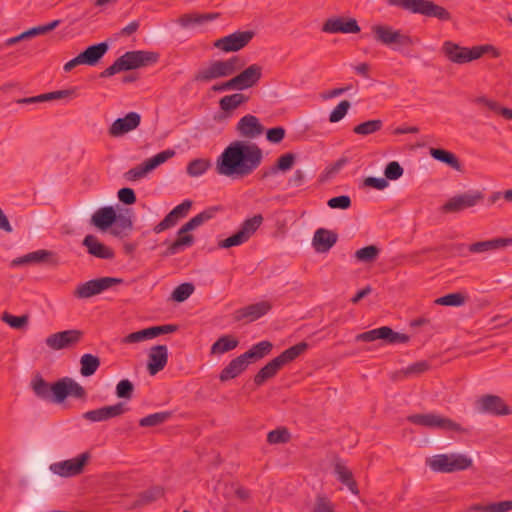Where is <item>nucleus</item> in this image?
<instances>
[{
	"mask_svg": "<svg viewBox=\"0 0 512 512\" xmlns=\"http://www.w3.org/2000/svg\"><path fill=\"white\" fill-rule=\"evenodd\" d=\"M263 159L262 149L255 143L245 140L231 142L216 161L219 175L242 178L253 173Z\"/></svg>",
	"mask_w": 512,
	"mask_h": 512,
	"instance_id": "nucleus-1",
	"label": "nucleus"
},
{
	"mask_svg": "<svg viewBox=\"0 0 512 512\" xmlns=\"http://www.w3.org/2000/svg\"><path fill=\"white\" fill-rule=\"evenodd\" d=\"M30 387L38 398L55 403H62L68 396L85 399L87 395L85 389L70 377L61 378L50 385L37 373L32 378Z\"/></svg>",
	"mask_w": 512,
	"mask_h": 512,
	"instance_id": "nucleus-2",
	"label": "nucleus"
},
{
	"mask_svg": "<svg viewBox=\"0 0 512 512\" xmlns=\"http://www.w3.org/2000/svg\"><path fill=\"white\" fill-rule=\"evenodd\" d=\"M158 54L151 51H129L116 59V61L106 68L101 77H110L116 73L128 70H134L156 63Z\"/></svg>",
	"mask_w": 512,
	"mask_h": 512,
	"instance_id": "nucleus-3",
	"label": "nucleus"
},
{
	"mask_svg": "<svg viewBox=\"0 0 512 512\" xmlns=\"http://www.w3.org/2000/svg\"><path fill=\"white\" fill-rule=\"evenodd\" d=\"M442 51L449 61L458 65L477 60L485 53H491L493 57H498L500 55V52L492 45L487 44L467 48L451 41L444 42Z\"/></svg>",
	"mask_w": 512,
	"mask_h": 512,
	"instance_id": "nucleus-4",
	"label": "nucleus"
},
{
	"mask_svg": "<svg viewBox=\"0 0 512 512\" xmlns=\"http://www.w3.org/2000/svg\"><path fill=\"white\" fill-rule=\"evenodd\" d=\"M244 66L238 56L224 60H213L195 74V81L208 83L236 74Z\"/></svg>",
	"mask_w": 512,
	"mask_h": 512,
	"instance_id": "nucleus-5",
	"label": "nucleus"
},
{
	"mask_svg": "<svg viewBox=\"0 0 512 512\" xmlns=\"http://www.w3.org/2000/svg\"><path fill=\"white\" fill-rule=\"evenodd\" d=\"M371 32L376 42L392 49L412 46L418 43V39L411 37L400 29L385 23H376L371 26Z\"/></svg>",
	"mask_w": 512,
	"mask_h": 512,
	"instance_id": "nucleus-6",
	"label": "nucleus"
},
{
	"mask_svg": "<svg viewBox=\"0 0 512 512\" xmlns=\"http://www.w3.org/2000/svg\"><path fill=\"white\" fill-rule=\"evenodd\" d=\"M485 199V189L472 188L450 197L442 206L445 213H461L480 206Z\"/></svg>",
	"mask_w": 512,
	"mask_h": 512,
	"instance_id": "nucleus-7",
	"label": "nucleus"
},
{
	"mask_svg": "<svg viewBox=\"0 0 512 512\" xmlns=\"http://www.w3.org/2000/svg\"><path fill=\"white\" fill-rule=\"evenodd\" d=\"M427 465L440 473H454L464 471L472 467L473 461L464 454H438L427 460Z\"/></svg>",
	"mask_w": 512,
	"mask_h": 512,
	"instance_id": "nucleus-8",
	"label": "nucleus"
},
{
	"mask_svg": "<svg viewBox=\"0 0 512 512\" xmlns=\"http://www.w3.org/2000/svg\"><path fill=\"white\" fill-rule=\"evenodd\" d=\"M407 420L415 425L438 428L445 431H454L460 434H469L470 429L463 427L454 420L435 413L414 414L408 416Z\"/></svg>",
	"mask_w": 512,
	"mask_h": 512,
	"instance_id": "nucleus-9",
	"label": "nucleus"
},
{
	"mask_svg": "<svg viewBox=\"0 0 512 512\" xmlns=\"http://www.w3.org/2000/svg\"><path fill=\"white\" fill-rule=\"evenodd\" d=\"M175 152L173 150L162 151L155 156L147 159L140 165H137L124 173V178L129 182H135L145 178L149 173L155 170L158 166L165 163L168 159L173 157Z\"/></svg>",
	"mask_w": 512,
	"mask_h": 512,
	"instance_id": "nucleus-10",
	"label": "nucleus"
},
{
	"mask_svg": "<svg viewBox=\"0 0 512 512\" xmlns=\"http://www.w3.org/2000/svg\"><path fill=\"white\" fill-rule=\"evenodd\" d=\"M121 283H123V279L115 277L92 279L78 285L73 295L78 299H87Z\"/></svg>",
	"mask_w": 512,
	"mask_h": 512,
	"instance_id": "nucleus-11",
	"label": "nucleus"
},
{
	"mask_svg": "<svg viewBox=\"0 0 512 512\" xmlns=\"http://www.w3.org/2000/svg\"><path fill=\"white\" fill-rule=\"evenodd\" d=\"M91 455L84 452L75 458L56 462L50 465L49 469L52 473L61 477H73L80 475L84 471L85 465L88 463Z\"/></svg>",
	"mask_w": 512,
	"mask_h": 512,
	"instance_id": "nucleus-12",
	"label": "nucleus"
},
{
	"mask_svg": "<svg viewBox=\"0 0 512 512\" xmlns=\"http://www.w3.org/2000/svg\"><path fill=\"white\" fill-rule=\"evenodd\" d=\"M253 37V31H236L215 40L213 46L224 53L237 52L248 45Z\"/></svg>",
	"mask_w": 512,
	"mask_h": 512,
	"instance_id": "nucleus-13",
	"label": "nucleus"
},
{
	"mask_svg": "<svg viewBox=\"0 0 512 512\" xmlns=\"http://www.w3.org/2000/svg\"><path fill=\"white\" fill-rule=\"evenodd\" d=\"M83 331L78 329L64 330L50 334L45 339V344L51 350H62L75 347L83 338Z\"/></svg>",
	"mask_w": 512,
	"mask_h": 512,
	"instance_id": "nucleus-14",
	"label": "nucleus"
},
{
	"mask_svg": "<svg viewBox=\"0 0 512 512\" xmlns=\"http://www.w3.org/2000/svg\"><path fill=\"white\" fill-rule=\"evenodd\" d=\"M375 340H384L389 344L407 343L409 341V336L395 332L388 326L372 329L356 336V341L373 342Z\"/></svg>",
	"mask_w": 512,
	"mask_h": 512,
	"instance_id": "nucleus-15",
	"label": "nucleus"
},
{
	"mask_svg": "<svg viewBox=\"0 0 512 512\" xmlns=\"http://www.w3.org/2000/svg\"><path fill=\"white\" fill-rule=\"evenodd\" d=\"M262 77V67L252 64L231 78L234 90L242 91L255 86Z\"/></svg>",
	"mask_w": 512,
	"mask_h": 512,
	"instance_id": "nucleus-16",
	"label": "nucleus"
},
{
	"mask_svg": "<svg viewBox=\"0 0 512 512\" xmlns=\"http://www.w3.org/2000/svg\"><path fill=\"white\" fill-rule=\"evenodd\" d=\"M322 31L328 34H355L360 32V26L354 18L330 17L324 22Z\"/></svg>",
	"mask_w": 512,
	"mask_h": 512,
	"instance_id": "nucleus-17",
	"label": "nucleus"
},
{
	"mask_svg": "<svg viewBox=\"0 0 512 512\" xmlns=\"http://www.w3.org/2000/svg\"><path fill=\"white\" fill-rule=\"evenodd\" d=\"M271 308L272 306L268 301H261L235 310L232 317L235 322H253L267 314Z\"/></svg>",
	"mask_w": 512,
	"mask_h": 512,
	"instance_id": "nucleus-18",
	"label": "nucleus"
},
{
	"mask_svg": "<svg viewBox=\"0 0 512 512\" xmlns=\"http://www.w3.org/2000/svg\"><path fill=\"white\" fill-rule=\"evenodd\" d=\"M141 122V116L137 112H130L122 118H117L108 128L111 137L118 138L135 130Z\"/></svg>",
	"mask_w": 512,
	"mask_h": 512,
	"instance_id": "nucleus-19",
	"label": "nucleus"
},
{
	"mask_svg": "<svg viewBox=\"0 0 512 512\" xmlns=\"http://www.w3.org/2000/svg\"><path fill=\"white\" fill-rule=\"evenodd\" d=\"M236 131L244 138L255 139L263 134L264 127L256 116L247 114L237 123Z\"/></svg>",
	"mask_w": 512,
	"mask_h": 512,
	"instance_id": "nucleus-20",
	"label": "nucleus"
},
{
	"mask_svg": "<svg viewBox=\"0 0 512 512\" xmlns=\"http://www.w3.org/2000/svg\"><path fill=\"white\" fill-rule=\"evenodd\" d=\"M168 362V348L166 345H157L150 349L147 369L150 375H156L164 369Z\"/></svg>",
	"mask_w": 512,
	"mask_h": 512,
	"instance_id": "nucleus-21",
	"label": "nucleus"
},
{
	"mask_svg": "<svg viewBox=\"0 0 512 512\" xmlns=\"http://www.w3.org/2000/svg\"><path fill=\"white\" fill-rule=\"evenodd\" d=\"M480 408L483 412H487L493 415H509L511 410L508 405L496 395H485L479 400Z\"/></svg>",
	"mask_w": 512,
	"mask_h": 512,
	"instance_id": "nucleus-22",
	"label": "nucleus"
},
{
	"mask_svg": "<svg viewBox=\"0 0 512 512\" xmlns=\"http://www.w3.org/2000/svg\"><path fill=\"white\" fill-rule=\"evenodd\" d=\"M48 263L49 265L56 267L59 265V259L57 255L49 250L40 249L37 251L30 252L17 260L14 261L16 264H28V263Z\"/></svg>",
	"mask_w": 512,
	"mask_h": 512,
	"instance_id": "nucleus-23",
	"label": "nucleus"
},
{
	"mask_svg": "<svg viewBox=\"0 0 512 512\" xmlns=\"http://www.w3.org/2000/svg\"><path fill=\"white\" fill-rule=\"evenodd\" d=\"M512 245V236L497 237L490 240L479 241L469 245V251L472 253H484L504 249Z\"/></svg>",
	"mask_w": 512,
	"mask_h": 512,
	"instance_id": "nucleus-24",
	"label": "nucleus"
},
{
	"mask_svg": "<svg viewBox=\"0 0 512 512\" xmlns=\"http://www.w3.org/2000/svg\"><path fill=\"white\" fill-rule=\"evenodd\" d=\"M117 219L122 221V224H131L133 219L117 215L116 210L112 206H105L99 208L91 218V224H113Z\"/></svg>",
	"mask_w": 512,
	"mask_h": 512,
	"instance_id": "nucleus-25",
	"label": "nucleus"
},
{
	"mask_svg": "<svg viewBox=\"0 0 512 512\" xmlns=\"http://www.w3.org/2000/svg\"><path fill=\"white\" fill-rule=\"evenodd\" d=\"M219 17V13H186L176 19V23L184 29L204 25Z\"/></svg>",
	"mask_w": 512,
	"mask_h": 512,
	"instance_id": "nucleus-26",
	"label": "nucleus"
},
{
	"mask_svg": "<svg viewBox=\"0 0 512 512\" xmlns=\"http://www.w3.org/2000/svg\"><path fill=\"white\" fill-rule=\"evenodd\" d=\"M337 239L338 235L335 232L320 228L315 232L312 244L317 252L325 253L335 245Z\"/></svg>",
	"mask_w": 512,
	"mask_h": 512,
	"instance_id": "nucleus-27",
	"label": "nucleus"
},
{
	"mask_svg": "<svg viewBox=\"0 0 512 512\" xmlns=\"http://www.w3.org/2000/svg\"><path fill=\"white\" fill-rule=\"evenodd\" d=\"M259 226H242V228L230 237L218 242L219 248H231L247 242L256 232Z\"/></svg>",
	"mask_w": 512,
	"mask_h": 512,
	"instance_id": "nucleus-28",
	"label": "nucleus"
},
{
	"mask_svg": "<svg viewBox=\"0 0 512 512\" xmlns=\"http://www.w3.org/2000/svg\"><path fill=\"white\" fill-rule=\"evenodd\" d=\"M196 227L197 226H182L178 232L176 240L169 245L167 254L174 255L185 248L192 246L194 243V237L193 235L188 234V232Z\"/></svg>",
	"mask_w": 512,
	"mask_h": 512,
	"instance_id": "nucleus-29",
	"label": "nucleus"
},
{
	"mask_svg": "<svg viewBox=\"0 0 512 512\" xmlns=\"http://www.w3.org/2000/svg\"><path fill=\"white\" fill-rule=\"evenodd\" d=\"M165 494L164 488L161 486H152L145 491L140 492L135 501L131 504V508H140L152 504Z\"/></svg>",
	"mask_w": 512,
	"mask_h": 512,
	"instance_id": "nucleus-30",
	"label": "nucleus"
},
{
	"mask_svg": "<svg viewBox=\"0 0 512 512\" xmlns=\"http://www.w3.org/2000/svg\"><path fill=\"white\" fill-rule=\"evenodd\" d=\"M282 364L275 357L262 367L254 376V383L256 386H262L267 380L272 379L282 369Z\"/></svg>",
	"mask_w": 512,
	"mask_h": 512,
	"instance_id": "nucleus-31",
	"label": "nucleus"
},
{
	"mask_svg": "<svg viewBox=\"0 0 512 512\" xmlns=\"http://www.w3.org/2000/svg\"><path fill=\"white\" fill-rule=\"evenodd\" d=\"M108 48H109L108 44L105 42H102V43H98V44L89 46L87 49H85L80 54L83 58L85 65L94 66L106 54V52L108 51Z\"/></svg>",
	"mask_w": 512,
	"mask_h": 512,
	"instance_id": "nucleus-32",
	"label": "nucleus"
},
{
	"mask_svg": "<svg viewBox=\"0 0 512 512\" xmlns=\"http://www.w3.org/2000/svg\"><path fill=\"white\" fill-rule=\"evenodd\" d=\"M334 472L338 480L346 485L348 489L355 495L359 494L358 486L354 480L352 472L341 461H336L334 465Z\"/></svg>",
	"mask_w": 512,
	"mask_h": 512,
	"instance_id": "nucleus-33",
	"label": "nucleus"
},
{
	"mask_svg": "<svg viewBox=\"0 0 512 512\" xmlns=\"http://www.w3.org/2000/svg\"><path fill=\"white\" fill-rule=\"evenodd\" d=\"M83 244L87 247L88 252L93 256L101 259H110L113 257V252L92 235H87L84 238Z\"/></svg>",
	"mask_w": 512,
	"mask_h": 512,
	"instance_id": "nucleus-34",
	"label": "nucleus"
},
{
	"mask_svg": "<svg viewBox=\"0 0 512 512\" xmlns=\"http://www.w3.org/2000/svg\"><path fill=\"white\" fill-rule=\"evenodd\" d=\"M192 207L191 200H185L181 204L177 205L172 209L166 217L160 222V224H175L183 220L189 213Z\"/></svg>",
	"mask_w": 512,
	"mask_h": 512,
	"instance_id": "nucleus-35",
	"label": "nucleus"
},
{
	"mask_svg": "<svg viewBox=\"0 0 512 512\" xmlns=\"http://www.w3.org/2000/svg\"><path fill=\"white\" fill-rule=\"evenodd\" d=\"M421 15L427 17H434L442 21H448L451 19L450 12L432 1L424 0Z\"/></svg>",
	"mask_w": 512,
	"mask_h": 512,
	"instance_id": "nucleus-36",
	"label": "nucleus"
},
{
	"mask_svg": "<svg viewBox=\"0 0 512 512\" xmlns=\"http://www.w3.org/2000/svg\"><path fill=\"white\" fill-rule=\"evenodd\" d=\"M308 347L309 344L307 342H299L296 345L284 350L279 356H277V359L280 361L282 366H284L286 364L293 362L299 356L304 354L307 351Z\"/></svg>",
	"mask_w": 512,
	"mask_h": 512,
	"instance_id": "nucleus-37",
	"label": "nucleus"
},
{
	"mask_svg": "<svg viewBox=\"0 0 512 512\" xmlns=\"http://www.w3.org/2000/svg\"><path fill=\"white\" fill-rule=\"evenodd\" d=\"M308 347L309 344L307 342H299L296 345L284 350L279 356H277V359L280 361L282 366H284L286 364L293 362L299 356L304 354L307 351Z\"/></svg>",
	"mask_w": 512,
	"mask_h": 512,
	"instance_id": "nucleus-38",
	"label": "nucleus"
},
{
	"mask_svg": "<svg viewBox=\"0 0 512 512\" xmlns=\"http://www.w3.org/2000/svg\"><path fill=\"white\" fill-rule=\"evenodd\" d=\"M247 367L243 364L240 358L236 357L229 362V364L222 369L219 375V379L221 382H226L228 380L234 379L243 373Z\"/></svg>",
	"mask_w": 512,
	"mask_h": 512,
	"instance_id": "nucleus-39",
	"label": "nucleus"
},
{
	"mask_svg": "<svg viewBox=\"0 0 512 512\" xmlns=\"http://www.w3.org/2000/svg\"><path fill=\"white\" fill-rule=\"evenodd\" d=\"M239 344L236 337L232 335H223L211 346V354H223L235 349Z\"/></svg>",
	"mask_w": 512,
	"mask_h": 512,
	"instance_id": "nucleus-40",
	"label": "nucleus"
},
{
	"mask_svg": "<svg viewBox=\"0 0 512 512\" xmlns=\"http://www.w3.org/2000/svg\"><path fill=\"white\" fill-rule=\"evenodd\" d=\"M430 155L435 160L443 162L457 171L461 170V164H460L458 158L452 152H449L444 149L431 148Z\"/></svg>",
	"mask_w": 512,
	"mask_h": 512,
	"instance_id": "nucleus-41",
	"label": "nucleus"
},
{
	"mask_svg": "<svg viewBox=\"0 0 512 512\" xmlns=\"http://www.w3.org/2000/svg\"><path fill=\"white\" fill-rule=\"evenodd\" d=\"M248 98L242 93H234L231 95L224 96L219 101L221 110L225 112H231L245 103Z\"/></svg>",
	"mask_w": 512,
	"mask_h": 512,
	"instance_id": "nucleus-42",
	"label": "nucleus"
},
{
	"mask_svg": "<svg viewBox=\"0 0 512 512\" xmlns=\"http://www.w3.org/2000/svg\"><path fill=\"white\" fill-rule=\"evenodd\" d=\"M80 373L84 377L93 375L100 366L99 357L92 354H84L80 359Z\"/></svg>",
	"mask_w": 512,
	"mask_h": 512,
	"instance_id": "nucleus-43",
	"label": "nucleus"
},
{
	"mask_svg": "<svg viewBox=\"0 0 512 512\" xmlns=\"http://www.w3.org/2000/svg\"><path fill=\"white\" fill-rule=\"evenodd\" d=\"M222 212V208L220 206L209 207L192 219L186 224H203L205 222L217 221L219 220L218 215Z\"/></svg>",
	"mask_w": 512,
	"mask_h": 512,
	"instance_id": "nucleus-44",
	"label": "nucleus"
},
{
	"mask_svg": "<svg viewBox=\"0 0 512 512\" xmlns=\"http://www.w3.org/2000/svg\"><path fill=\"white\" fill-rule=\"evenodd\" d=\"M172 417V412L163 411L147 415L139 420L141 427H155L168 421Z\"/></svg>",
	"mask_w": 512,
	"mask_h": 512,
	"instance_id": "nucleus-45",
	"label": "nucleus"
},
{
	"mask_svg": "<svg viewBox=\"0 0 512 512\" xmlns=\"http://www.w3.org/2000/svg\"><path fill=\"white\" fill-rule=\"evenodd\" d=\"M103 234L115 236L121 240L130 239L134 226H96Z\"/></svg>",
	"mask_w": 512,
	"mask_h": 512,
	"instance_id": "nucleus-46",
	"label": "nucleus"
},
{
	"mask_svg": "<svg viewBox=\"0 0 512 512\" xmlns=\"http://www.w3.org/2000/svg\"><path fill=\"white\" fill-rule=\"evenodd\" d=\"M382 121L379 119L374 120H368L366 122L360 123L359 125L355 126L353 131L354 133L362 136H367L374 134L381 130L382 128Z\"/></svg>",
	"mask_w": 512,
	"mask_h": 512,
	"instance_id": "nucleus-47",
	"label": "nucleus"
},
{
	"mask_svg": "<svg viewBox=\"0 0 512 512\" xmlns=\"http://www.w3.org/2000/svg\"><path fill=\"white\" fill-rule=\"evenodd\" d=\"M424 0H387L390 6H397L414 14H421Z\"/></svg>",
	"mask_w": 512,
	"mask_h": 512,
	"instance_id": "nucleus-48",
	"label": "nucleus"
},
{
	"mask_svg": "<svg viewBox=\"0 0 512 512\" xmlns=\"http://www.w3.org/2000/svg\"><path fill=\"white\" fill-rule=\"evenodd\" d=\"M380 253V249L375 245L365 246L355 252V258L364 263H372Z\"/></svg>",
	"mask_w": 512,
	"mask_h": 512,
	"instance_id": "nucleus-49",
	"label": "nucleus"
},
{
	"mask_svg": "<svg viewBox=\"0 0 512 512\" xmlns=\"http://www.w3.org/2000/svg\"><path fill=\"white\" fill-rule=\"evenodd\" d=\"M466 296L463 293H450L445 296L437 298L434 302L442 306H461L465 303Z\"/></svg>",
	"mask_w": 512,
	"mask_h": 512,
	"instance_id": "nucleus-50",
	"label": "nucleus"
},
{
	"mask_svg": "<svg viewBox=\"0 0 512 512\" xmlns=\"http://www.w3.org/2000/svg\"><path fill=\"white\" fill-rule=\"evenodd\" d=\"M210 167V162L207 159H195L191 161L187 166V173L191 177H198L203 175Z\"/></svg>",
	"mask_w": 512,
	"mask_h": 512,
	"instance_id": "nucleus-51",
	"label": "nucleus"
},
{
	"mask_svg": "<svg viewBox=\"0 0 512 512\" xmlns=\"http://www.w3.org/2000/svg\"><path fill=\"white\" fill-rule=\"evenodd\" d=\"M290 438L289 430L285 427H280L268 433L267 442L269 444H283L289 442Z\"/></svg>",
	"mask_w": 512,
	"mask_h": 512,
	"instance_id": "nucleus-52",
	"label": "nucleus"
},
{
	"mask_svg": "<svg viewBox=\"0 0 512 512\" xmlns=\"http://www.w3.org/2000/svg\"><path fill=\"white\" fill-rule=\"evenodd\" d=\"M194 289L192 283H182L174 289L171 298L176 302H183L190 297Z\"/></svg>",
	"mask_w": 512,
	"mask_h": 512,
	"instance_id": "nucleus-53",
	"label": "nucleus"
},
{
	"mask_svg": "<svg viewBox=\"0 0 512 512\" xmlns=\"http://www.w3.org/2000/svg\"><path fill=\"white\" fill-rule=\"evenodd\" d=\"M2 321L7 323L14 329H23L27 326L29 321L28 315L14 316L7 312L3 313L1 317Z\"/></svg>",
	"mask_w": 512,
	"mask_h": 512,
	"instance_id": "nucleus-54",
	"label": "nucleus"
},
{
	"mask_svg": "<svg viewBox=\"0 0 512 512\" xmlns=\"http://www.w3.org/2000/svg\"><path fill=\"white\" fill-rule=\"evenodd\" d=\"M351 104L348 100H342L330 113L329 121L331 123H337L341 121L350 109Z\"/></svg>",
	"mask_w": 512,
	"mask_h": 512,
	"instance_id": "nucleus-55",
	"label": "nucleus"
},
{
	"mask_svg": "<svg viewBox=\"0 0 512 512\" xmlns=\"http://www.w3.org/2000/svg\"><path fill=\"white\" fill-rule=\"evenodd\" d=\"M134 385L128 379H123L116 386V395L120 399L130 400L133 397Z\"/></svg>",
	"mask_w": 512,
	"mask_h": 512,
	"instance_id": "nucleus-56",
	"label": "nucleus"
},
{
	"mask_svg": "<svg viewBox=\"0 0 512 512\" xmlns=\"http://www.w3.org/2000/svg\"><path fill=\"white\" fill-rule=\"evenodd\" d=\"M104 410L106 420L119 417L125 414L129 408L123 402H118L114 405L102 407Z\"/></svg>",
	"mask_w": 512,
	"mask_h": 512,
	"instance_id": "nucleus-57",
	"label": "nucleus"
},
{
	"mask_svg": "<svg viewBox=\"0 0 512 512\" xmlns=\"http://www.w3.org/2000/svg\"><path fill=\"white\" fill-rule=\"evenodd\" d=\"M294 163H295V155L292 153H286L279 157V159L277 160L276 166L272 169V172L289 171L293 167Z\"/></svg>",
	"mask_w": 512,
	"mask_h": 512,
	"instance_id": "nucleus-58",
	"label": "nucleus"
},
{
	"mask_svg": "<svg viewBox=\"0 0 512 512\" xmlns=\"http://www.w3.org/2000/svg\"><path fill=\"white\" fill-rule=\"evenodd\" d=\"M148 339H152V338H151V334H150V329L146 328V329H142V330L132 332V333L126 335L122 339V343L133 344V343H139V342H142V341H145Z\"/></svg>",
	"mask_w": 512,
	"mask_h": 512,
	"instance_id": "nucleus-59",
	"label": "nucleus"
},
{
	"mask_svg": "<svg viewBox=\"0 0 512 512\" xmlns=\"http://www.w3.org/2000/svg\"><path fill=\"white\" fill-rule=\"evenodd\" d=\"M403 168L396 161L387 164L384 175L388 180H398L403 175Z\"/></svg>",
	"mask_w": 512,
	"mask_h": 512,
	"instance_id": "nucleus-60",
	"label": "nucleus"
},
{
	"mask_svg": "<svg viewBox=\"0 0 512 512\" xmlns=\"http://www.w3.org/2000/svg\"><path fill=\"white\" fill-rule=\"evenodd\" d=\"M409 378L419 376L430 369V364L426 360L415 362L406 367Z\"/></svg>",
	"mask_w": 512,
	"mask_h": 512,
	"instance_id": "nucleus-61",
	"label": "nucleus"
},
{
	"mask_svg": "<svg viewBox=\"0 0 512 512\" xmlns=\"http://www.w3.org/2000/svg\"><path fill=\"white\" fill-rule=\"evenodd\" d=\"M251 348L254 351L256 359L260 360L272 351L273 344L270 341L264 340L253 345Z\"/></svg>",
	"mask_w": 512,
	"mask_h": 512,
	"instance_id": "nucleus-62",
	"label": "nucleus"
},
{
	"mask_svg": "<svg viewBox=\"0 0 512 512\" xmlns=\"http://www.w3.org/2000/svg\"><path fill=\"white\" fill-rule=\"evenodd\" d=\"M40 35L39 33V30L37 27H33L27 31H24L22 32L21 34H19L18 36H15V37H11V38H8L6 41H5V46H12L22 40H26V39H29V38H32V37H35V36H38Z\"/></svg>",
	"mask_w": 512,
	"mask_h": 512,
	"instance_id": "nucleus-63",
	"label": "nucleus"
},
{
	"mask_svg": "<svg viewBox=\"0 0 512 512\" xmlns=\"http://www.w3.org/2000/svg\"><path fill=\"white\" fill-rule=\"evenodd\" d=\"M151 338H156L163 334L174 333L178 330V326L174 324H165L160 326L149 327Z\"/></svg>",
	"mask_w": 512,
	"mask_h": 512,
	"instance_id": "nucleus-64",
	"label": "nucleus"
}]
</instances>
